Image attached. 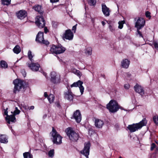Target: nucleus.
Here are the masks:
<instances>
[{
	"label": "nucleus",
	"instance_id": "f257e3e1",
	"mask_svg": "<svg viewBox=\"0 0 158 158\" xmlns=\"http://www.w3.org/2000/svg\"><path fill=\"white\" fill-rule=\"evenodd\" d=\"M147 123L146 119L144 118L138 123L128 125L127 128L131 132H134L141 128L143 126L146 125Z\"/></svg>",
	"mask_w": 158,
	"mask_h": 158
},
{
	"label": "nucleus",
	"instance_id": "f03ea898",
	"mask_svg": "<svg viewBox=\"0 0 158 158\" xmlns=\"http://www.w3.org/2000/svg\"><path fill=\"white\" fill-rule=\"evenodd\" d=\"M66 134L69 139L73 142H76L78 139L79 135L78 133L76 132L71 127H69L65 131Z\"/></svg>",
	"mask_w": 158,
	"mask_h": 158
},
{
	"label": "nucleus",
	"instance_id": "7ed1b4c3",
	"mask_svg": "<svg viewBox=\"0 0 158 158\" xmlns=\"http://www.w3.org/2000/svg\"><path fill=\"white\" fill-rule=\"evenodd\" d=\"M52 138V139L54 143L60 144L62 143V137L59 134L53 127L51 132Z\"/></svg>",
	"mask_w": 158,
	"mask_h": 158
},
{
	"label": "nucleus",
	"instance_id": "20e7f679",
	"mask_svg": "<svg viewBox=\"0 0 158 158\" xmlns=\"http://www.w3.org/2000/svg\"><path fill=\"white\" fill-rule=\"evenodd\" d=\"M107 108L110 112L113 113L117 112L119 108L122 109V107H119L117 102L114 100H111L107 105Z\"/></svg>",
	"mask_w": 158,
	"mask_h": 158
},
{
	"label": "nucleus",
	"instance_id": "39448f33",
	"mask_svg": "<svg viewBox=\"0 0 158 158\" xmlns=\"http://www.w3.org/2000/svg\"><path fill=\"white\" fill-rule=\"evenodd\" d=\"M65 50V48L63 47L60 44L57 46L53 45L51 48L50 52L52 53L59 54L63 53Z\"/></svg>",
	"mask_w": 158,
	"mask_h": 158
},
{
	"label": "nucleus",
	"instance_id": "423d86ee",
	"mask_svg": "<svg viewBox=\"0 0 158 158\" xmlns=\"http://www.w3.org/2000/svg\"><path fill=\"white\" fill-rule=\"evenodd\" d=\"M23 81L20 80L16 79L13 81V83L15 85L13 92L16 93L19 92L23 86Z\"/></svg>",
	"mask_w": 158,
	"mask_h": 158
},
{
	"label": "nucleus",
	"instance_id": "0eeeda50",
	"mask_svg": "<svg viewBox=\"0 0 158 158\" xmlns=\"http://www.w3.org/2000/svg\"><path fill=\"white\" fill-rule=\"evenodd\" d=\"M35 40L39 43H42L47 45L49 44V42L47 40H44V33L40 31L37 34Z\"/></svg>",
	"mask_w": 158,
	"mask_h": 158
},
{
	"label": "nucleus",
	"instance_id": "6e6552de",
	"mask_svg": "<svg viewBox=\"0 0 158 158\" xmlns=\"http://www.w3.org/2000/svg\"><path fill=\"white\" fill-rule=\"evenodd\" d=\"M136 21L135 25V27L137 29H141L145 25V22L144 19L142 18L138 17L136 20V18L135 19Z\"/></svg>",
	"mask_w": 158,
	"mask_h": 158
},
{
	"label": "nucleus",
	"instance_id": "1a4fd4ad",
	"mask_svg": "<svg viewBox=\"0 0 158 158\" xmlns=\"http://www.w3.org/2000/svg\"><path fill=\"white\" fill-rule=\"evenodd\" d=\"M35 23L40 28H43L45 26V21L43 17L38 16L36 17Z\"/></svg>",
	"mask_w": 158,
	"mask_h": 158
},
{
	"label": "nucleus",
	"instance_id": "9d476101",
	"mask_svg": "<svg viewBox=\"0 0 158 158\" xmlns=\"http://www.w3.org/2000/svg\"><path fill=\"white\" fill-rule=\"evenodd\" d=\"M51 81L54 84H57L60 82V75L56 73L53 72L51 73Z\"/></svg>",
	"mask_w": 158,
	"mask_h": 158
},
{
	"label": "nucleus",
	"instance_id": "9b49d317",
	"mask_svg": "<svg viewBox=\"0 0 158 158\" xmlns=\"http://www.w3.org/2000/svg\"><path fill=\"white\" fill-rule=\"evenodd\" d=\"M90 146V144L89 142L85 143L84 144V147L83 150L80 151L81 153L84 155L87 158H88Z\"/></svg>",
	"mask_w": 158,
	"mask_h": 158
},
{
	"label": "nucleus",
	"instance_id": "f8f14e48",
	"mask_svg": "<svg viewBox=\"0 0 158 158\" xmlns=\"http://www.w3.org/2000/svg\"><path fill=\"white\" fill-rule=\"evenodd\" d=\"M83 82L79 80L77 81L74 82L70 86L71 88L75 87H78L79 88L80 92L81 93V94L82 95L83 94L84 91V88L82 86Z\"/></svg>",
	"mask_w": 158,
	"mask_h": 158
},
{
	"label": "nucleus",
	"instance_id": "ddd939ff",
	"mask_svg": "<svg viewBox=\"0 0 158 158\" xmlns=\"http://www.w3.org/2000/svg\"><path fill=\"white\" fill-rule=\"evenodd\" d=\"M73 96L74 94L71 92V89H68V91L64 93V97L65 99L71 101H73Z\"/></svg>",
	"mask_w": 158,
	"mask_h": 158
},
{
	"label": "nucleus",
	"instance_id": "4468645a",
	"mask_svg": "<svg viewBox=\"0 0 158 158\" xmlns=\"http://www.w3.org/2000/svg\"><path fill=\"white\" fill-rule=\"evenodd\" d=\"M34 62H31V64L28 63L27 65L29 68L32 71H37L39 70L40 66L38 64L34 63Z\"/></svg>",
	"mask_w": 158,
	"mask_h": 158
},
{
	"label": "nucleus",
	"instance_id": "2eb2a0df",
	"mask_svg": "<svg viewBox=\"0 0 158 158\" xmlns=\"http://www.w3.org/2000/svg\"><path fill=\"white\" fill-rule=\"evenodd\" d=\"M18 18L20 19H23L27 16V12L24 10H21L16 13Z\"/></svg>",
	"mask_w": 158,
	"mask_h": 158
},
{
	"label": "nucleus",
	"instance_id": "dca6fc26",
	"mask_svg": "<svg viewBox=\"0 0 158 158\" xmlns=\"http://www.w3.org/2000/svg\"><path fill=\"white\" fill-rule=\"evenodd\" d=\"M73 37V34L70 29L66 30L63 36L64 38L69 40H72Z\"/></svg>",
	"mask_w": 158,
	"mask_h": 158
},
{
	"label": "nucleus",
	"instance_id": "f3484780",
	"mask_svg": "<svg viewBox=\"0 0 158 158\" xmlns=\"http://www.w3.org/2000/svg\"><path fill=\"white\" fill-rule=\"evenodd\" d=\"M73 117L77 123H79L81 121V116L80 112L79 110H77L74 112Z\"/></svg>",
	"mask_w": 158,
	"mask_h": 158
},
{
	"label": "nucleus",
	"instance_id": "a211bd4d",
	"mask_svg": "<svg viewBox=\"0 0 158 158\" xmlns=\"http://www.w3.org/2000/svg\"><path fill=\"white\" fill-rule=\"evenodd\" d=\"M134 89L136 92L138 93L141 96L144 94V92L143 88L138 84H136L134 87Z\"/></svg>",
	"mask_w": 158,
	"mask_h": 158
},
{
	"label": "nucleus",
	"instance_id": "6ab92c4d",
	"mask_svg": "<svg viewBox=\"0 0 158 158\" xmlns=\"http://www.w3.org/2000/svg\"><path fill=\"white\" fill-rule=\"evenodd\" d=\"M104 124V122L103 120L98 118H95L94 125L97 128H101Z\"/></svg>",
	"mask_w": 158,
	"mask_h": 158
},
{
	"label": "nucleus",
	"instance_id": "aec40b11",
	"mask_svg": "<svg viewBox=\"0 0 158 158\" xmlns=\"http://www.w3.org/2000/svg\"><path fill=\"white\" fill-rule=\"evenodd\" d=\"M102 10L105 16H108L110 15V10L104 4H102Z\"/></svg>",
	"mask_w": 158,
	"mask_h": 158
},
{
	"label": "nucleus",
	"instance_id": "412c9836",
	"mask_svg": "<svg viewBox=\"0 0 158 158\" xmlns=\"http://www.w3.org/2000/svg\"><path fill=\"white\" fill-rule=\"evenodd\" d=\"M8 124L10 123V122L15 123L16 121V118L15 115L11 114L6 116L5 118Z\"/></svg>",
	"mask_w": 158,
	"mask_h": 158
},
{
	"label": "nucleus",
	"instance_id": "4be33fe9",
	"mask_svg": "<svg viewBox=\"0 0 158 158\" xmlns=\"http://www.w3.org/2000/svg\"><path fill=\"white\" fill-rule=\"evenodd\" d=\"M130 61L127 59L123 60L121 63L122 67L125 69L128 68L130 64Z\"/></svg>",
	"mask_w": 158,
	"mask_h": 158
},
{
	"label": "nucleus",
	"instance_id": "5701e85b",
	"mask_svg": "<svg viewBox=\"0 0 158 158\" xmlns=\"http://www.w3.org/2000/svg\"><path fill=\"white\" fill-rule=\"evenodd\" d=\"M0 142L3 143H7L8 141L6 136L5 135L0 134Z\"/></svg>",
	"mask_w": 158,
	"mask_h": 158
},
{
	"label": "nucleus",
	"instance_id": "b1692460",
	"mask_svg": "<svg viewBox=\"0 0 158 158\" xmlns=\"http://www.w3.org/2000/svg\"><path fill=\"white\" fill-rule=\"evenodd\" d=\"M33 8L35 11H37L40 14H43V11L40 6L38 5H35L33 7Z\"/></svg>",
	"mask_w": 158,
	"mask_h": 158
},
{
	"label": "nucleus",
	"instance_id": "393cba45",
	"mask_svg": "<svg viewBox=\"0 0 158 158\" xmlns=\"http://www.w3.org/2000/svg\"><path fill=\"white\" fill-rule=\"evenodd\" d=\"M14 52L18 54L21 51L20 47L18 45H16L13 49Z\"/></svg>",
	"mask_w": 158,
	"mask_h": 158
},
{
	"label": "nucleus",
	"instance_id": "a878e982",
	"mask_svg": "<svg viewBox=\"0 0 158 158\" xmlns=\"http://www.w3.org/2000/svg\"><path fill=\"white\" fill-rule=\"evenodd\" d=\"M0 66L2 68L5 69L7 67L8 65L6 62L3 60H2L0 61Z\"/></svg>",
	"mask_w": 158,
	"mask_h": 158
},
{
	"label": "nucleus",
	"instance_id": "bb28decb",
	"mask_svg": "<svg viewBox=\"0 0 158 158\" xmlns=\"http://www.w3.org/2000/svg\"><path fill=\"white\" fill-rule=\"evenodd\" d=\"M48 99L49 103H52L54 100L55 97L53 94H51L48 96Z\"/></svg>",
	"mask_w": 158,
	"mask_h": 158
},
{
	"label": "nucleus",
	"instance_id": "cd10ccee",
	"mask_svg": "<svg viewBox=\"0 0 158 158\" xmlns=\"http://www.w3.org/2000/svg\"><path fill=\"white\" fill-rule=\"evenodd\" d=\"M24 158H33L32 155L29 152H25L23 154Z\"/></svg>",
	"mask_w": 158,
	"mask_h": 158
},
{
	"label": "nucleus",
	"instance_id": "c85d7f7f",
	"mask_svg": "<svg viewBox=\"0 0 158 158\" xmlns=\"http://www.w3.org/2000/svg\"><path fill=\"white\" fill-rule=\"evenodd\" d=\"M1 2L2 4L8 6L10 4L11 0H1Z\"/></svg>",
	"mask_w": 158,
	"mask_h": 158
},
{
	"label": "nucleus",
	"instance_id": "c756f323",
	"mask_svg": "<svg viewBox=\"0 0 158 158\" xmlns=\"http://www.w3.org/2000/svg\"><path fill=\"white\" fill-rule=\"evenodd\" d=\"M27 56L31 62H34V60L32 59L33 56L32 55V52L30 50H29L28 52Z\"/></svg>",
	"mask_w": 158,
	"mask_h": 158
},
{
	"label": "nucleus",
	"instance_id": "7c9ffc66",
	"mask_svg": "<svg viewBox=\"0 0 158 158\" xmlns=\"http://www.w3.org/2000/svg\"><path fill=\"white\" fill-rule=\"evenodd\" d=\"M92 48L91 47H88L86 48L85 52L87 55H91L92 54Z\"/></svg>",
	"mask_w": 158,
	"mask_h": 158
},
{
	"label": "nucleus",
	"instance_id": "2f4dec72",
	"mask_svg": "<svg viewBox=\"0 0 158 158\" xmlns=\"http://www.w3.org/2000/svg\"><path fill=\"white\" fill-rule=\"evenodd\" d=\"M20 112V111L19 110L17 107H15V110L14 111V112H11V113L13 114V115H16L19 114Z\"/></svg>",
	"mask_w": 158,
	"mask_h": 158
},
{
	"label": "nucleus",
	"instance_id": "473e14b6",
	"mask_svg": "<svg viewBox=\"0 0 158 158\" xmlns=\"http://www.w3.org/2000/svg\"><path fill=\"white\" fill-rule=\"evenodd\" d=\"M125 23V21L124 20L119 21L118 22V28L120 29H121L123 27V25Z\"/></svg>",
	"mask_w": 158,
	"mask_h": 158
},
{
	"label": "nucleus",
	"instance_id": "72a5a7b5",
	"mask_svg": "<svg viewBox=\"0 0 158 158\" xmlns=\"http://www.w3.org/2000/svg\"><path fill=\"white\" fill-rule=\"evenodd\" d=\"M54 150L52 149L49 151L48 152V155L49 157H53L54 156Z\"/></svg>",
	"mask_w": 158,
	"mask_h": 158
},
{
	"label": "nucleus",
	"instance_id": "f704fd0d",
	"mask_svg": "<svg viewBox=\"0 0 158 158\" xmlns=\"http://www.w3.org/2000/svg\"><path fill=\"white\" fill-rule=\"evenodd\" d=\"M89 4L90 6H94L96 3V0H88Z\"/></svg>",
	"mask_w": 158,
	"mask_h": 158
},
{
	"label": "nucleus",
	"instance_id": "c9c22d12",
	"mask_svg": "<svg viewBox=\"0 0 158 158\" xmlns=\"http://www.w3.org/2000/svg\"><path fill=\"white\" fill-rule=\"evenodd\" d=\"M153 120L155 123L158 125V116H154L153 118Z\"/></svg>",
	"mask_w": 158,
	"mask_h": 158
},
{
	"label": "nucleus",
	"instance_id": "e433bc0d",
	"mask_svg": "<svg viewBox=\"0 0 158 158\" xmlns=\"http://www.w3.org/2000/svg\"><path fill=\"white\" fill-rule=\"evenodd\" d=\"M110 30L112 32H114L115 31V28L113 25H110L109 26Z\"/></svg>",
	"mask_w": 158,
	"mask_h": 158
},
{
	"label": "nucleus",
	"instance_id": "4c0bfd02",
	"mask_svg": "<svg viewBox=\"0 0 158 158\" xmlns=\"http://www.w3.org/2000/svg\"><path fill=\"white\" fill-rule=\"evenodd\" d=\"M75 73L78 76H81V73L79 70H75Z\"/></svg>",
	"mask_w": 158,
	"mask_h": 158
},
{
	"label": "nucleus",
	"instance_id": "58836bf2",
	"mask_svg": "<svg viewBox=\"0 0 158 158\" xmlns=\"http://www.w3.org/2000/svg\"><path fill=\"white\" fill-rule=\"evenodd\" d=\"M52 25L53 27L54 28H56L58 25V23L55 21L52 22Z\"/></svg>",
	"mask_w": 158,
	"mask_h": 158
},
{
	"label": "nucleus",
	"instance_id": "ea45409f",
	"mask_svg": "<svg viewBox=\"0 0 158 158\" xmlns=\"http://www.w3.org/2000/svg\"><path fill=\"white\" fill-rule=\"evenodd\" d=\"M153 44L155 48L158 50V43L156 42H154L153 43Z\"/></svg>",
	"mask_w": 158,
	"mask_h": 158
},
{
	"label": "nucleus",
	"instance_id": "a19ab883",
	"mask_svg": "<svg viewBox=\"0 0 158 158\" xmlns=\"http://www.w3.org/2000/svg\"><path fill=\"white\" fill-rule=\"evenodd\" d=\"M140 29H137V34L139 35L140 37H143V36H142V35L141 33V32L139 31V30Z\"/></svg>",
	"mask_w": 158,
	"mask_h": 158
},
{
	"label": "nucleus",
	"instance_id": "79ce46f5",
	"mask_svg": "<svg viewBox=\"0 0 158 158\" xmlns=\"http://www.w3.org/2000/svg\"><path fill=\"white\" fill-rule=\"evenodd\" d=\"M156 147V144L155 143H153L151 145V150H153Z\"/></svg>",
	"mask_w": 158,
	"mask_h": 158
},
{
	"label": "nucleus",
	"instance_id": "37998d69",
	"mask_svg": "<svg viewBox=\"0 0 158 158\" xmlns=\"http://www.w3.org/2000/svg\"><path fill=\"white\" fill-rule=\"evenodd\" d=\"M145 15L147 17H151L150 13L149 11H146L145 13Z\"/></svg>",
	"mask_w": 158,
	"mask_h": 158
},
{
	"label": "nucleus",
	"instance_id": "c03bdc74",
	"mask_svg": "<svg viewBox=\"0 0 158 158\" xmlns=\"http://www.w3.org/2000/svg\"><path fill=\"white\" fill-rule=\"evenodd\" d=\"M77 24H76L75 25L73 26L72 28V30L73 31H74V32L75 33L76 31V30L77 28Z\"/></svg>",
	"mask_w": 158,
	"mask_h": 158
},
{
	"label": "nucleus",
	"instance_id": "a18cd8bd",
	"mask_svg": "<svg viewBox=\"0 0 158 158\" xmlns=\"http://www.w3.org/2000/svg\"><path fill=\"white\" fill-rule=\"evenodd\" d=\"M8 108H7L6 109H4V110H5L4 112V114L5 115H6V116H8V115H9L8 114V111H7Z\"/></svg>",
	"mask_w": 158,
	"mask_h": 158
},
{
	"label": "nucleus",
	"instance_id": "49530a36",
	"mask_svg": "<svg viewBox=\"0 0 158 158\" xmlns=\"http://www.w3.org/2000/svg\"><path fill=\"white\" fill-rule=\"evenodd\" d=\"M56 106L58 108H60V105L59 102H57L55 103Z\"/></svg>",
	"mask_w": 158,
	"mask_h": 158
},
{
	"label": "nucleus",
	"instance_id": "de8ad7c7",
	"mask_svg": "<svg viewBox=\"0 0 158 158\" xmlns=\"http://www.w3.org/2000/svg\"><path fill=\"white\" fill-rule=\"evenodd\" d=\"M124 87L126 89H128L129 88V85L128 84H126L124 85Z\"/></svg>",
	"mask_w": 158,
	"mask_h": 158
},
{
	"label": "nucleus",
	"instance_id": "09e8293b",
	"mask_svg": "<svg viewBox=\"0 0 158 158\" xmlns=\"http://www.w3.org/2000/svg\"><path fill=\"white\" fill-rule=\"evenodd\" d=\"M44 32L45 33H47L48 31V30L46 27H45L44 28Z\"/></svg>",
	"mask_w": 158,
	"mask_h": 158
},
{
	"label": "nucleus",
	"instance_id": "8fccbe9b",
	"mask_svg": "<svg viewBox=\"0 0 158 158\" xmlns=\"http://www.w3.org/2000/svg\"><path fill=\"white\" fill-rule=\"evenodd\" d=\"M29 110H33L34 108V106H31L29 107L28 108Z\"/></svg>",
	"mask_w": 158,
	"mask_h": 158
},
{
	"label": "nucleus",
	"instance_id": "3c124183",
	"mask_svg": "<svg viewBox=\"0 0 158 158\" xmlns=\"http://www.w3.org/2000/svg\"><path fill=\"white\" fill-rule=\"evenodd\" d=\"M50 1L52 2H57L59 1V0H50Z\"/></svg>",
	"mask_w": 158,
	"mask_h": 158
},
{
	"label": "nucleus",
	"instance_id": "603ef678",
	"mask_svg": "<svg viewBox=\"0 0 158 158\" xmlns=\"http://www.w3.org/2000/svg\"><path fill=\"white\" fill-rule=\"evenodd\" d=\"M44 96L45 97H47L48 96V95L46 92H45L44 93Z\"/></svg>",
	"mask_w": 158,
	"mask_h": 158
},
{
	"label": "nucleus",
	"instance_id": "864d4df0",
	"mask_svg": "<svg viewBox=\"0 0 158 158\" xmlns=\"http://www.w3.org/2000/svg\"><path fill=\"white\" fill-rule=\"evenodd\" d=\"M102 25L103 26H104V25H105V23L104 21H102Z\"/></svg>",
	"mask_w": 158,
	"mask_h": 158
},
{
	"label": "nucleus",
	"instance_id": "5fc2aeb1",
	"mask_svg": "<svg viewBox=\"0 0 158 158\" xmlns=\"http://www.w3.org/2000/svg\"><path fill=\"white\" fill-rule=\"evenodd\" d=\"M24 73H25V74H23V75L24 76V77H25L26 76V74H25V72H24Z\"/></svg>",
	"mask_w": 158,
	"mask_h": 158
},
{
	"label": "nucleus",
	"instance_id": "6e6d98bb",
	"mask_svg": "<svg viewBox=\"0 0 158 158\" xmlns=\"http://www.w3.org/2000/svg\"><path fill=\"white\" fill-rule=\"evenodd\" d=\"M119 158H122V157H121V156H120V157H119Z\"/></svg>",
	"mask_w": 158,
	"mask_h": 158
},
{
	"label": "nucleus",
	"instance_id": "4d7b16f0",
	"mask_svg": "<svg viewBox=\"0 0 158 158\" xmlns=\"http://www.w3.org/2000/svg\"><path fill=\"white\" fill-rule=\"evenodd\" d=\"M46 77V74H45L44 75Z\"/></svg>",
	"mask_w": 158,
	"mask_h": 158
}]
</instances>
